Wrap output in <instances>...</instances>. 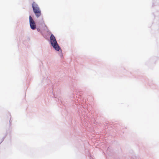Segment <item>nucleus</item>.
Here are the masks:
<instances>
[{
	"label": "nucleus",
	"mask_w": 159,
	"mask_h": 159,
	"mask_svg": "<svg viewBox=\"0 0 159 159\" xmlns=\"http://www.w3.org/2000/svg\"><path fill=\"white\" fill-rule=\"evenodd\" d=\"M50 40L52 45L56 51H59L61 49L60 47L58 45L55 36L52 34L51 35Z\"/></svg>",
	"instance_id": "nucleus-1"
},
{
	"label": "nucleus",
	"mask_w": 159,
	"mask_h": 159,
	"mask_svg": "<svg viewBox=\"0 0 159 159\" xmlns=\"http://www.w3.org/2000/svg\"><path fill=\"white\" fill-rule=\"evenodd\" d=\"M32 8L36 16L37 17L40 16L41 15V10L38 4L35 2L33 3Z\"/></svg>",
	"instance_id": "nucleus-2"
},
{
	"label": "nucleus",
	"mask_w": 159,
	"mask_h": 159,
	"mask_svg": "<svg viewBox=\"0 0 159 159\" xmlns=\"http://www.w3.org/2000/svg\"><path fill=\"white\" fill-rule=\"evenodd\" d=\"M29 20L30 25L31 29L32 30H35L36 29V25L31 16H29Z\"/></svg>",
	"instance_id": "nucleus-3"
}]
</instances>
